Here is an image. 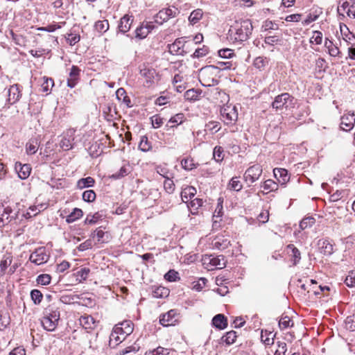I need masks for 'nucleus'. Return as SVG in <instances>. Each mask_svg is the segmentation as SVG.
<instances>
[{"mask_svg":"<svg viewBox=\"0 0 355 355\" xmlns=\"http://www.w3.org/2000/svg\"><path fill=\"white\" fill-rule=\"evenodd\" d=\"M21 94L18 85H12L8 89V101L10 104H14L20 98Z\"/></svg>","mask_w":355,"mask_h":355,"instance_id":"nucleus-20","label":"nucleus"},{"mask_svg":"<svg viewBox=\"0 0 355 355\" xmlns=\"http://www.w3.org/2000/svg\"><path fill=\"white\" fill-rule=\"evenodd\" d=\"M345 323L347 328L353 331L355 330V315L348 316L346 318Z\"/></svg>","mask_w":355,"mask_h":355,"instance_id":"nucleus-63","label":"nucleus"},{"mask_svg":"<svg viewBox=\"0 0 355 355\" xmlns=\"http://www.w3.org/2000/svg\"><path fill=\"white\" fill-rule=\"evenodd\" d=\"M224 150L221 146H216L214 148L213 156L217 162H221L224 158Z\"/></svg>","mask_w":355,"mask_h":355,"instance_id":"nucleus-50","label":"nucleus"},{"mask_svg":"<svg viewBox=\"0 0 355 355\" xmlns=\"http://www.w3.org/2000/svg\"><path fill=\"white\" fill-rule=\"evenodd\" d=\"M196 194V189L195 187L190 186L184 189L181 192V198L182 201L184 202L185 199L192 198Z\"/></svg>","mask_w":355,"mask_h":355,"instance_id":"nucleus-33","label":"nucleus"},{"mask_svg":"<svg viewBox=\"0 0 355 355\" xmlns=\"http://www.w3.org/2000/svg\"><path fill=\"white\" fill-rule=\"evenodd\" d=\"M90 272V270L87 268H83L77 272V277L80 279V282L85 280Z\"/></svg>","mask_w":355,"mask_h":355,"instance_id":"nucleus-60","label":"nucleus"},{"mask_svg":"<svg viewBox=\"0 0 355 355\" xmlns=\"http://www.w3.org/2000/svg\"><path fill=\"white\" fill-rule=\"evenodd\" d=\"M178 320V313L175 309H171L159 316V323L164 327L175 325Z\"/></svg>","mask_w":355,"mask_h":355,"instance_id":"nucleus-6","label":"nucleus"},{"mask_svg":"<svg viewBox=\"0 0 355 355\" xmlns=\"http://www.w3.org/2000/svg\"><path fill=\"white\" fill-rule=\"evenodd\" d=\"M340 128L345 131L351 130L355 124V114L354 112H348L344 114L341 119Z\"/></svg>","mask_w":355,"mask_h":355,"instance_id":"nucleus-10","label":"nucleus"},{"mask_svg":"<svg viewBox=\"0 0 355 355\" xmlns=\"http://www.w3.org/2000/svg\"><path fill=\"white\" fill-rule=\"evenodd\" d=\"M220 114L227 124L232 123V121H236L238 117V114L234 107H223L220 110Z\"/></svg>","mask_w":355,"mask_h":355,"instance_id":"nucleus-15","label":"nucleus"},{"mask_svg":"<svg viewBox=\"0 0 355 355\" xmlns=\"http://www.w3.org/2000/svg\"><path fill=\"white\" fill-rule=\"evenodd\" d=\"M223 199L219 198L218 200L216 208L213 215L214 225H216V224L218 222V218L219 219V220H221L220 218L223 215Z\"/></svg>","mask_w":355,"mask_h":355,"instance_id":"nucleus-26","label":"nucleus"},{"mask_svg":"<svg viewBox=\"0 0 355 355\" xmlns=\"http://www.w3.org/2000/svg\"><path fill=\"white\" fill-rule=\"evenodd\" d=\"M262 173V168L259 164H254L249 167L244 173L245 181H250L251 183L259 180Z\"/></svg>","mask_w":355,"mask_h":355,"instance_id":"nucleus-8","label":"nucleus"},{"mask_svg":"<svg viewBox=\"0 0 355 355\" xmlns=\"http://www.w3.org/2000/svg\"><path fill=\"white\" fill-rule=\"evenodd\" d=\"M202 92L200 90L191 89L185 92L184 96L186 100L192 101L198 100V96L200 95Z\"/></svg>","mask_w":355,"mask_h":355,"instance_id":"nucleus-39","label":"nucleus"},{"mask_svg":"<svg viewBox=\"0 0 355 355\" xmlns=\"http://www.w3.org/2000/svg\"><path fill=\"white\" fill-rule=\"evenodd\" d=\"M134 21V17L128 14L122 17L118 24V32L125 34L128 33Z\"/></svg>","mask_w":355,"mask_h":355,"instance_id":"nucleus-9","label":"nucleus"},{"mask_svg":"<svg viewBox=\"0 0 355 355\" xmlns=\"http://www.w3.org/2000/svg\"><path fill=\"white\" fill-rule=\"evenodd\" d=\"M95 180L92 177L80 179L77 182V187L80 189H83L87 187H92L94 186Z\"/></svg>","mask_w":355,"mask_h":355,"instance_id":"nucleus-28","label":"nucleus"},{"mask_svg":"<svg viewBox=\"0 0 355 355\" xmlns=\"http://www.w3.org/2000/svg\"><path fill=\"white\" fill-rule=\"evenodd\" d=\"M321 252L324 255L329 256L334 252V245L327 239L322 241Z\"/></svg>","mask_w":355,"mask_h":355,"instance_id":"nucleus-34","label":"nucleus"},{"mask_svg":"<svg viewBox=\"0 0 355 355\" xmlns=\"http://www.w3.org/2000/svg\"><path fill=\"white\" fill-rule=\"evenodd\" d=\"M324 46L328 49L329 53L331 56H338L340 53V51L336 46H335L332 41L326 39L324 42Z\"/></svg>","mask_w":355,"mask_h":355,"instance_id":"nucleus-30","label":"nucleus"},{"mask_svg":"<svg viewBox=\"0 0 355 355\" xmlns=\"http://www.w3.org/2000/svg\"><path fill=\"white\" fill-rule=\"evenodd\" d=\"M291 320L287 315H282L279 321V327L282 329H284L290 327Z\"/></svg>","mask_w":355,"mask_h":355,"instance_id":"nucleus-59","label":"nucleus"},{"mask_svg":"<svg viewBox=\"0 0 355 355\" xmlns=\"http://www.w3.org/2000/svg\"><path fill=\"white\" fill-rule=\"evenodd\" d=\"M295 98L288 93H282L277 95L272 103V107L276 111L286 110L293 107L295 105Z\"/></svg>","mask_w":355,"mask_h":355,"instance_id":"nucleus-3","label":"nucleus"},{"mask_svg":"<svg viewBox=\"0 0 355 355\" xmlns=\"http://www.w3.org/2000/svg\"><path fill=\"white\" fill-rule=\"evenodd\" d=\"M203 12L201 9H196L191 12L189 17V21L191 24H196L202 18Z\"/></svg>","mask_w":355,"mask_h":355,"instance_id":"nucleus-37","label":"nucleus"},{"mask_svg":"<svg viewBox=\"0 0 355 355\" xmlns=\"http://www.w3.org/2000/svg\"><path fill=\"white\" fill-rule=\"evenodd\" d=\"M220 70L214 65H207L199 71V81L203 87H211L218 84Z\"/></svg>","mask_w":355,"mask_h":355,"instance_id":"nucleus-2","label":"nucleus"},{"mask_svg":"<svg viewBox=\"0 0 355 355\" xmlns=\"http://www.w3.org/2000/svg\"><path fill=\"white\" fill-rule=\"evenodd\" d=\"M268 60L267 58L263 56H259L256 58L253 62V65L257 69L260 70L263 69L268 64Z\"/></svg>","mask_w":355,"mask_h":355,"instance_id":"nucleus-42","label":"nucleus"},{"mask_svg":"<svg viewBox=\"0 0 355 355\" xmlns=\"http://www.w3.org/2000/svg\"><path fill=\"white\" fill-rule=\"evenodd\" d=\"M184 118V115L182 113L177 114L170 119L167 125L170 126L171 128H173L179 124H181L183 122Z\"/></svg>","mask_w":355,"mask_h":355,"instance_id":"nucleus-41","label":"nucleus"},{"mask_svg":"<svg viewBox=\"0 0 355 355\" xmlns=\"http://www.w3.org/2000/svg\"><path fill=\"white\" fill-rule=\"evenodd\" d=\"M205 261H208V263L211 266L216 267L218 269H222L226 266L227 260L224 255L213 256L209 255L205 259Z\"/></svg>","mask_w":355,"mask_h":355,"instance_id":"nucleus-12","label":"nucleus"},{"mask_svg":"<svg viewBox=\"0 0 355 355\" xmlns=\"http://www.w3.org/2000/svg\"><path fill=\"white\" fill-rule=\"evenodd\" d=\"M278 349L275 351V355H285L287 351V345L284 342L278 341L277 343Z\"/></svg>","mask_w":355,"mask_h":355,"instance_id":"nucleus-58","label":"nucleus"},{"mask_svg":"<svg viewBox=\"0 0 355 355\" xmlns=\"http://www.w3.org/2000/svg\"><path fill=\"white\" fill-rule=\"evenodd\" d=\"M261 187L266 191H273L278 189V184L272 180H267L263 183Z\"/></svg>","mask_w":355,"mask_h":355,"instance_id":"nucleus-46","label":"nucleus"},{"mask_svg":"<svg viewBox=\"0 0 355 355\" xmlns=\"http://www.w3.org/2000/svg\"><path fill=\"white\" fill-rule=\"evenodd\" d=\"M130 173V170L128 167L126 166H122L119 171L113 173L110 178L114 180H119L121 179L127 175H128Z\"/></svg>","mask_w":355,"mask_h":355,"instance_id":"nucleus-45","label":"nucleus"},{"mask_svg":"<svg viewBox=\"0 0 355 355\" xmlns=\"http://www.w3.org/2000/svg\"><path fill=\"white\" fill-rule=\"evenodd\" d=\"M49 255L46 253L44 248L36 249L30 256L29 260L36 265H41L48 261Z\"/></svg>","mask_w":355,"mask_h":355,"instance_id":"nucleus-7","label":"nucleus"},{"mask_svg":"<svg viewBox=\"0 0 355 355\" xmlns=\"http://www.w3.org/2000/svg\"><path fill=\"white\" fill-rule=\"evenodd\" d=\"M139 148L144 152H147L151 148L150 142L146 136H143L141 138V141L139 144Z\"/></svg>","mask_w":355,"mask_h":355,"instance_id":"nucleus-49","label":"nucleus"},{"mask_svg":"<svg viewBox=\"0 0 355 355\" xmlns=\"http://www.w3.org/2000/svg\"><path fill=\"white\" fill-rule=\"evenodd\" d=\"M31 298L35 305L41 303L43 299V294L37 289H33L31 291Z\"/></svg>","mask_w":355,"mask_h":355,"instance_id":"nucleus-43","label":"nucleus"},{"mask_svg":"<svg viewBox=\"0 0 355 355\" xmlns=\"http://www.w3.org/2000/svg\"><path fill=\"white\" fill-rule=\"evenodd\" d=\"M169 349L162 347H158L153 350H149L146 352L145 355H168Z\"/></svg>","mask_w":355,"mask_h":355,"instance_id":"nucleus-48","label":"nucleus"},{"mask_svg":"<svg viewBox=\"0 0 355 355\" xmlns=\"http://www.w3.org/2000/svg\"><path fill=\"white\" fill-rule=\"evenodd\" d=\"M218 55L223 58H231L234 54L232 49H223L218 51Z\"/></svg>","mask_w":355,"mask_h":355,"instance_id":"nucleus-64","label":"nucleus"},{"mask_svg":"<svg viewBox=\"0 0 355 355\" xmlns=\"http://www.w3.org/2000/svg\"><path fill=\"white\" fill-rule=\"evenodd\" d=\"M153 28V25L148 23L144 24V22H143L138 27H137L136 30L135 31V37L139 40L144 39L148 36Z\"/></svg>","mask_w":355,"mask_h":355,"instance_id":"nucleus-14","label":"nucleus"},{"mask_svg":"<svg viewBox=\"0 0 355 355\" xmlns=\"http://www.w3.org/2000/svg\"><path fill=\"white\" fill-rule=\"evenodd\" d=\"M322 42V33L320 31H315L310 39V42H315L316 44H321Z\"/></svg>","mask_w":355,"mask_h":355,"instance_id":"nucleus-57","label":"nucleus"},{"mask_svg":"<svg viewBox=\"0 0 355 355\" xmlns=\"http://www.w3.org/2000/svg\"><path fill=\"white\" fill-rule=\"evenodd\" d=\"M83 212L79 208H74L71 214L66 217L67 223H72L83 216Z\"/></svg>","mask_w":355,"mask_h":355,"instance_id":"nucleus-27","label":"nucleus"},{"mask_svg":"<svg viewBox=\"0 0 355 355\" xmlns=\"http://www.w3.org/2000/svg\"><path fill=\"white\" fill-rule=\"evenodd\" d=\"M170 290L164 286H157L153 291V296L155 298H165L169 295Z\"/></svg>","mask_w":355,"mask_h":355,"instance_id":"nucleus-24","label":"nucleus"},{"mask_svg":"<svg viewBox=\"0 0 355 355\" xmlns=\"http://www.w3.org/2000/svg\"><path fill=\"white\" fill-rule=\"evenodd\" d=\"M13 210L10 207H4L3 206L0 207V223L4 222V217L6 220H9L12 215Z\"/></svg>","mask_w":355,"mask_h":355,"instance_id":"nucleus-32","label":"nucleus"},{"mask_svg":"<svg viewBox=\"0 0 355 355\" xmlns=\"http://www.w3.org/2000/svg\"><path fill=\"white\" fill-rule=\"evenodd\" d=\"M40 140L37 137L31 138L26 144V150L28 155H34L38 148Z\"/></svg>","mask_w":355,"mask_h":355,"instance_id":"nucleus-21","label":"nucleus"},{"mask_svg":"<svg viewBox=\"0 0 355 355\" xmlns=\"http://www.w3.org/2000/svg\"><path fill=\"white\" fill-rule=\"evenodd\" d=\"M184 44L185 42L183 38H178L173 43L168 45V51L173 55H184L186 53L183 49Z\"/></svg>","mask_w":355,"mask_h":355,"instance_id":"nucleus-11","label":"nucleus"},{"mask_svg":"<svg viewBox=\"0 0 355 355\" xmlns=\"http://www.w3.org/2000/svg\"><path fill=\"white\" fill-rule=\"evenodd\" d=\"M237 338L236 332L235 331H228L221 338V340L226 343L227 345L233 344Z\"/></svg>","mask_w":355,"mask_h":355,"instance_id":"nucleus-36","label":"nucleus"},{"mask_svg":"<svg viewBox=\"0 0 355 355\" xmlns=\"http://www.w3.org/2000/svg\"><path fill=\"white\" fill-rule=\"evenodd\" d=\"M286 251L291 257V261L293 263V265H297L301 260L300 251L293 244H288L286 246Z\"/></svg>","mask_w":355,"mask_h":355,"instance_id":"nucleus-16","label":"nucleus"},{"mask_svg":"<svg viewBox=\"0 0 355 355\" xmlns=\"http://www.w3.org/2000/svg\"><path fill=\"white\" fill-rule=\"evenodd\" d=\"M253 26L250 19L236 21L229 30V37L233 42H242L248 40Z\"/></svg>","mask_w":355,"mask_h":355,"instance_id":"nucleus-1","label":"nucleus"},{"mask_svg":"<svg viewBox=\"0 0 355 355\" xmlns=\"http://www.w3.org/2000/svg\"><path fill=\"white\" fill-rule=\"evenodd\" d=\"M80 69L78 67L73 65L67 78V86L73 88L78 83L80 77Z\"/></svg>","mask_w":355,"mask_h":355,"instance_id":"nucleus-17","label":"nucleus"},{"mask_svg":"<svg viewBox=\"0 0 355 355\" xmlns=\"http://www.w3.org/2000/svg\"><path fill=\"white\" fill-rule=\"evenodd\" d=\"M206 128L209 131L217 132L218 131L220 130V126L218 122L209 121L208 123L206 124Z\"/></svg>","mask_w":355,"mask_h":355,"instance_id":"nucleus-62","label":"nucleus"},{"mask_svg":"<svg viewBox=\"0 0 355 355\" xmlns=\"http://www.w3.org/2000/svg\"><path fill=\"white\" fill-rule=\"evenodd\" d=\"M208 53V48L203 46L202 48L196 49L195 52L192 55L193 58H201L206 55Z\"/></svg>","mask_w":355,"mask_h":355,"instance_id":"nucleus-61","label":"nucleus"},{"mask_svg":"<svg viewBox=\"0 0 355 355\" xmlns=\"http://www.w3.org/2000/svg\"><path fill=\"white\" fill-rule=\"evenodd\" d=\"M101 217V215L98 212H96L94 214H89L87 216L85 220V224L92 225L95 224Z\"/></svg>","mask_w":355,"mask_h":355,"instance_id":"nucleus-55","label":"nucleus"},{"mask_svg":"<svg viewBox=\"0 0 355 355\" xmlns=\"http://www.w3.org/2000/svg\"><path fill=\"white\" fill-rule=\"evenodd\" d=\"M58 321H53V319H51L46 316H44L42 320L44 329L49 331H54L58 326Z\"/></svg>","mask_w":355,"mask_h":355,"instance_id":"nucleus-25","label":"nucleus"},{"mask_svg":"<svg viewBox=\"0 0 355 355\" xmlns=\"http://www.w3.org/2000/svg\"><path fill=\"white\" fill-rule=\"evenodd\" d=\"M180 13L179 10L175 6L168 7L159 10L154 17L155 22L159 24L167 21L169 19L175 17Z\"/></svg>","mask_w":355,"mask_h":355,"instance_id":"nucleus-4","label":"nucleus"},{"mask_svg":"<svg viewBox=\"0 0 355 355\" xmlns=\"http://www.w3.org/2000/svg\"><path fill=\"white\" fill-rule=\"evenodd\" d=\"M51 276L49 274H42L37 276L36 282L38 284L43 286L49 285L51 283Z\"/></svg>","mask_w":355,"mask_h":355,"instance_id":"nucleus-52","label":"nucleus"},{"mask_svg":"<svg viewBox=\"0 0 355 355\" xmlns=\"http://www.w3.org/2000/svg\"><path fill=\"white\" fill-rule=\"evenodd\" d=\"M211 324L218 329H224L227 327V319L223 314L219 313L214 316Z\"/></svg>","mask_w":355,"mask_h":355,"instance_id":"nucleus-19","label":"nucleus"},{"mask_svg":"<svg viewBox=\"0 0 355 355\" xmlns=\"http://www.w3.org/2000/svg\"><path fill=\"white\" fill-rule=\"evenodd\" d=\"M46 317L53 319V321H59L60 311L58 308H55L53 305H49L45 309Z\"/></svg>","mask_w":355,"mask_h":355,"instance_id":"nucleus-23","label":"nucleus"},{"mask_svg":"<svg viewBox=\"0 0 355 355\" xmlns=\"http://www.w3.org/2000/svg\"><path fill=\"white\" fill-rule=\"evenodd\" d=\"M80 324L85 329H89L93 328L94 320L91 315H82L80 319Z\"/></svg>","mask_w":355,"mask_h":355,"instance_id":"nucleus-29","label":"nucleus"},{"mask_svg":"<svg viewBox=\"0 0 355 355\" xmlns=\"http://www.w3.org/2000/svg\"><path fill=\"white\" fill-rule=\"evenodd\" d=\"M116 96L118 100L122 101L127 107H131L132 105L131 104V101L129 96H127L125 90L121 87L119 88L116 92Z\"/></svg>","mask_w":355,"mask_h":355,"instance_id":"nucleus-22","label":"nucleus"},{"mask_svg":"<svg viewBox=\"0 0 355 355\" xmlns=\"http://www.w3.org/2000/svg\"><path fill=\"white\" fill-rule=\"evenodd\" d=\"M121 327L123 329V338L124 339L125 337L128 335H130L133 331V323L130 320H125L121 322Z\"/></svg>","mask_w":355,"mask_h":355,"instance_id":"nucleus-35","label":"nucleus"},{"mask_svg":"<svg viewBox=\"0 0 355 355\" xmlns=\"http://www.w3.org/2000/svg\"><path fill=\"white\" fill-rule=\"evenodd\" d=\"M340 32L342 35L344 36V40L349 42L352 43V42L355 41V35L350 33L349 28L346 25H344V28L340 26Z\"/></svg>","mask_w":355,"mask_h":355,"instance_id":"nucleus-40","label":"nucleus"},{"mask_svg":"<svg viewBox=\"0 0 355 355\" xmlns=\"http://www.w3.org/2000/svg\"><path fill=\"white\" fill-rule=\"evenodd\" d=\"M315 223V219L312 216H308L303 218L300 223V227L301 230H305L310 227Z\"/></svg>","mask_w":355,"mask_h":355,"instance_id":"nucleus-44","label":"nucleus"},{"mask_svg":"<svg viewBox=\"0 0 355 355\" xmlns=\"http://www.w3.org/2000/svg\"><path fill=\"white\" fill-rule=\"evenodd\" d=\"M96 199V193L93 190L85 191L83 193V200L85 202H92Z\"/></svg>","mask_w":355,"mask_h":355,"instance_id":"nucleus-54","label":"nucleus"},{"mask_svg":"<svg viewBox=\"0 0 355 355\" xmlns=\"http://www.w3.org/2000/svg\"><path fill=\"white\" fill-rule=\"evenodd\" d=\"M274 176L281 185H284L290 179L288 171L285 168H276L273 170Z\"/></svg>","mask_w":355,"mask_h":355,"instance_id":"nucleus-18","label":"nucleus"},{"mask_svg":"<svg viewBox=\"0 0 355 355\" xmlns=\"http://www.w3.org/2000/svg\"><path fill=\"white\" fill-rule=\"evenodd\" d=\"M44 82L42 84V89L43 92H50L53 86L54 85V81L51 78L44 77Z\"/></svg>","mask_w":355,"mask_h":355,"instance_id":"nucleus-53","label":"nucleus"},{"mask_svg":"<svg viewBox=\"0 0 355 355\" xmlns=\"http://www.w3.org/2000/svg\"><path fill=\"white\" fill-rule=\"evenodd\" d=\"M229 187H230V189L235 191H239L243 188V185L241 182L238 180L237 177H234L230 180Z\"/></svg>","mask_w":355,"mask_h":355,"instance_id":"nucleus-51","label":"nucleus"},{"mask_svg":"<svg viewBox=\"0 0 355 355\" xmlns=\"http://www.w3.org/2000/svg\"><path fill=\"white\" fill-rule=\"evenodd\" d=\"M94 29L100 34L105 33L109 29V22L107 20H98L95 22Z\"/></svg>","mask_w":355,"mask_h":355,"instance_id":"nucleus-31","label":"nucleus"},{"mask_svg":"<svg viewBox=\"0 0 355 355\" xmlns=\"http://www.w3.org/2000/svg\"><path fill=\"white\" fill-rule=\"evenodd\" d=\"M164 279L168 282H177L180 279L179 273L175 270H169L165 275Z\"/></svg>","mask_w":355,"mask_h":355,"instance_id":"nucleus-47","label":"nucleus"},{"mask_svg":"<svg viewBox=\"0 0 355 355\" xmlns=\"http://www.w3.org/2000/svg\"><path fill=\"white\" fill-rule=\"evenodd\" d=\"M65 38L67 41V42L71 45L73 46L78 43L80 40V36L78 34H74V33H69L67 36H65Z\"/></svg>","mask_w":355,"mask_h":355,"instance_id":"nucleus-56","label":"nucleus"},{"mask_svg":"<svg viewBox=\"0 0 355 355\" xmlns=\"http://www.w3.org/2000/svg\"><path fill=\"white\" fill-rule=\"evenodd\" d=\"M15 169L20 179L26 180L29 177L32 168L28 164H22L21 162H17L15 164Z\"/></svg>","mask_w":355,"mask_h":355,"instance_id":"nucleus-13","label":"nucleus"},{"mask_svg":"<svg viewBox=\"0 0 355 355\" xmlns=\"http://www.w3.org/2000/svg\"><path fill=\"white\" fill-rule=\"evenodd\" d=\"M181 165L182 168L187 171H191L198 166V163H195L192 158L187 157L182 160Z\"/></svg>","mask_w":355,"mask_h":355,"instance_id":"nucleus-38","label":"nucleus"},{"mask_svg":"<svg viewBox=\"0 0 355 355\" xmlns=\"http://www.w3.org/2000/svg\"><path fill=\"white\" fill-rule=\"evenodd\" d=\"M139 73L141 76L146 79L145 86L150 87L154 82V79L157 76L156 71L145 64L139 67Z\"/></svg>","mask_w":355,"mask_h":355,"instance_id":"nucleus-5","label":"nucleus"}]
</instances>
